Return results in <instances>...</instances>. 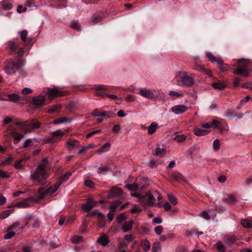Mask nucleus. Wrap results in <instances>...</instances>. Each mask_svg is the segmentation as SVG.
Returning <instances> with one entry per match:
<instances>
[{"label":"nucleus","mask_w":252,"mask_h":252,"mask_svg":"<svg viewBox=\"0 0 252 252\" xmlns=\"http://www.w3.org/2000/svg\"><path fill=\"white\" fill-rule=\"evenodd\" d=\"M110 169V166H101L98 169V173L99 174L103 172H107Z\"/></svg>","instance_id":"53"},{"label":"nucleus","mask_w":252,"mask_h":252,"mask_svg":"<svg viewBox=\"0 0 252 252\" xmlns=\"http://www.w3.org/2000/svg\"><path fill=\"white\" fill-rule=\"evenodd\" d=\"M97 242L101 245L105 246L108 244L109 240L108 237L106 235L104 234L98 237Z\"/></svg>","instance_id":"19"},{"label":"nucleus","mask_w":252,"mask_h":252,"mask_svg":"<svg viewBox=\"0 0 252 252\" xmlns=\"http://www.w3.org/2000/svg\"><path fill=\"white\" fill-rule=\"evenodd\" d=\"M103 19V14L95 13L92 17V21L94 24H97L101 21Z\"/></svg>","instance_id":"27"},{"label":"nucleus","mask_w":252,"mask_h":252,"mask_svg":"<svg viewBox=\"0 0 252 252\" xmlns=\"http://www.w3.org/2000/svg\"><path fill=\"white\" fill-rule=\"evenodd\" d=\"M28 33V32L26 30H23L20 32L21 38L24 43H26Z\"/></svg>","instance_id":"38"},{"label":"nucleus","mask_w":252,"mask_h":252,"mask_svg":"<svg viewBox=\"0 0 252 252\" xmlns=\"http://www.w3.org/2000/svg\"><path fill=\"white\" fill-rule=\"evenodd\" d=\"M141 211V209L137 206H134L131 210L130 212L132 213H139Z\"/></svg>","instance_id":"63"},{"label":"nucleus","mask_w":252,"mask_h":252,"mask_svg":"<svg viewBox=\"0 0 252 252\" xmlns=\"http://www.w3.org/2000/svg\"><path fill=\"white\" fill-rule=\"evenodd\" d=\"M21 163L22 160H16L14 164V167L16 169H23L24 168V167L22 165Z\"/></svg>","instance_id":"52"},{"label":"nucleus","mask_w":252,"mask_h":252,"mask_svg":"<svg viewBox=\"0 0 252 252\" xmlns=\"http://www.w3.org/2000/svg\"><path fill=\"white\" fill-rule=\"evenodd\" d=\"M210 132L208 130H204L199 128H196L194 130V133L195 135L201 136L207 134Z\"/></svg>","instance_id":"24"},{"label":"nucleus","mask_w":252,"mask_h":252,"mask_svg":"<svg viewBox=\"0 0 252 252\" xmlns=\"http://www.w3.org/2000/svg\"><path fill=\"white\" fill-rule=\"evenodd\" d=\"M18 42V39H16L14 40H10L7 43L6 47L9 49L11 52H15L17 51L19 47Z\"/></svg>","instance_id":"15"},{"label":"nucleus","mask_w":252,"mask_h":252,"mask_svg":"<svg viewBox=\"0 0 252 252\" xmlns=\"http://www.w3.org/2000/svg\"><path fill=\"white\" fill-rule=\"evenodd\" d=\"M186 139V136L184 135H177L175 138L174 140L178 142H182L184 141Z\"/></svg>","instance_id":"41"},{"label":"nucleus","mask_w":252,"mask_h":252,"mask_svg":"<svg viewBox=\"0 0 252 252\" xmlns=\"http://www.w3.org/2000/svg\"><path fill=\"white\" fill-rule=\"evenodd\" d=\"M85 184L87 187H90V188H94V183L90 180H87L85 181Z\"/></svg>","instance_id":"62"},{"label":"nucleus","mask_w":252,"mask_h":252,"mask_svg":"<svg viewBox=\"0 0 252 252\" xmlns=\"http://www.w3.org/2000/svg\"><path fill=\"white\" fill-rule=\"evenodd\" d=\"M133 224V220H131L126 221L122 226V230L124 232H126L130 230Z\"/></svg>","instance_id":"18"},{"label":"nucleus","mask_w":252,"mask_h":252,"mask_svg":"<svg viewBox=\"0 0 252 252\" xmlns=\"http://www.w3.org/2000/svg\"><path fill=\"white\" fill-rule=\"evenodd\" d=\"M223 201L230 205H233L237 201V199L233 194H229L227 198L223 199Z\"/></svg>","instance_id":"26"},{"label":"nucleus","mask_w":252,"mask_h":252,"mask_svg":"<svg viewBox=\"0 0 252 252\" xmlns=\"http://www.w3.org/2000/svg\"><path fill=\"white\" fill-rule=\"evenodd\" d=\"M20 225L19 222H15L13 223L12 225L9 226L8 227V231L10 230H15V231H18L21 229V228L19 226H18Z\"/></svg>","instance_id":"32"},{"label":"nucleus","mask_w":252,"mask_h":252,"mask_svg":"<svg viewBox=\"0 0 252 252\" xmlns=\"http://www.w3.org/2000/svg\"><path fill=\"white\" fill-rule=\"evenodd\" d=\"M101 131V129L96 130L92 131L87 134L86 138H90L91 137L93 136L94 135L100 133Z\"/></svg>","instance_id":"56"},{"label":"nucleus","mask_w":252,"mask_h":252,"mask_svg":"<svg viewBox=\"0 0 252 252\" xmlns=\"http://www.w3.org/2000/svg\"><path fill=\"white\" fill-rule=\"evenodd\" d=\"M15 206L19 208H26L29 206V204L26 200H24L17 202Z\"/></svg>","instance_id":"39"},{"label":"nucleus","mask_w":252,"mask_h":252,"mask_svg":"<svg viewBox=\"0 0 252 252\" xmlns=\"http://www.w3.org/2000/svg\"><path fill=\"white\" fill-rule=\"evenodd\" d=\"M132 92L134 93H137L134 90H132ZM138 93L142 96L150 99H152L155 97L154 93L151 91L148 90L146 88H140L139 91Z\"/></svg>","instance_id":"10"},{"label":"nucleus","mask_w":252,"mask_h":252,"mask_svg":"<svg viewBox=\"0 0 252 252\" xmlns=\"http://www.w3.org/2000/svg\"><path fill=\"white\" fill-rule=\"evenodd\" d=\"M114 87L111 86H107L104 85H95L93 86L92 89L96 91H103L105 92H113Z\"/></svg>","instance_id":"13"},{"label":"nucleus","mask_w":252,"mask_h":252,"mask_svg":"<svg viewBox=\"0 0 252 252\" xmlns=\"http://www.w3.org/2000/svg\"><path fill=\"white\" fill-rule=\"evenodd\" d=\"M71 175V173L69 172L63 174L58 179L57 182L54 186H50L45 190H44V189L42 188H39L37 192L38 194L37 195L38 199L41 200L47 196H51L58 189L63 182L66 181L69 179Z\"/></svg>","instance_id":"2"},{"label":"nucleus","mask_w":252,"mask_h":252,"mask_svg":"<svg viewBox=\"0 0 252 252\" xmlns=\"http://www.w3.org/2000/svg\"><path fill=\"white\" fill-rule=\"evenodd\" d=\"M48 165V160L44 158L40 164H39L36 170L31 175V178L42 182L47 178L48 174L46 171V167Z\"/></svg>","instance_id":"3"},{"label":"nucleus","mask_w":252,"mask_h":252,"mask_svg":"<svg viewBox=\"0 0 252 252\" xmlns=\"http://www.w3.org/2000/svg\"><path fill=\"white\" fill-rule=\"evenodd\" d=\"M194 63L192 65V68L194 69L208 75H210L211 73V70H208L206 69L204 66L198 64L197 60L196 58L194 59Z\"/></svg>","instance_id":"14"},{"label":"nucleus","mask_w":252,"mask_h":252,"mask_svg":"<svg viewBox=\"0 0 252 252\" xmlns=\"http://www.w3.org/2000/svg\"><path fill=\"white\" fill-rule=\"evenodd\" d=\"M2 8L4 10H10L12 8V4L8 1H2L1 3Z\"/></svg>","instance_id":"35"},{"label":"nucleus","mask_w":252,"mask_h":252,"mask_svg":"<svg viewBox=\"0 0 252 252\" xmlns=\"http://www.w3.org/2000/svg\"><path fill=\"white\" fill-rule=\"evenodd\" d=\"M165 150L164 149H161L159 147H157L155 150V155L157 156L160 157L165 154Z\"/></svg>","instance_id":"40"},{"label":"nucleus","mask_w":252,"mask_h":252,"mask_svg":"<svg viewBox=\"0 0 252 252\" xmlns=\"http://www.w3.org/2000/svg\"><path fill=\"white\" fill-rule=\"evenodd\" d=\"M12 136L14 138V143L16 144L24 137V135L16 132L12 133Z\"/></svg>","instance_id":"23"},{"label":"nucleus","mask_w":252,"mask_h":252,"mask_svg":"<svg viewBox=\"0 0 252 252\" xmlns=\"http://www.w3.org/2000/svg\"><path fill=\"white\" fill-rule=\"evenodd\" d=\"M110 144L109 143H106L104 145L99 149L101 152H105L108 151L110 148Z\"/></svg>","instance_id":"43"},{"label":"nucleus","mask_w":252,"mask_h":252,"mask_svg":"<svg viewBox=\"0 0 252 252\" xmlns=\"http://www.w3.org/2000/svg\"><path fill=\"white\" fill-rule=\"evenodd\" d=\"M62 108V105L60 104H57L53 105L52 107L49 108L48 110V112L50 114H53L55 112H58Z\"/></svg>","instance_id":"28"},{"label":"nucleus","mask_w":252,"mask_h":252,"mask_svg":"<svg viewBox=\"0 0 252 252\" xmlns=\"http://www.w3.org/2000/svg\"><path fill=\"white\" fill-rule=\"evenodd\" d=\"M30 126L33 129H37V128H38L40 127V124L39 122H37V121L34 122H32L30 124Z\"/></svg>","instance_id":"58"},{"label":"nucleus","mask_w":252,"mask_h":252,"mask_svg":"<svg viewBox=\"0 0 252 252\" xmlns=\"http://www.w3.org/2000/svg\"><path fill=\"white\" fill-rule=\"evenodd\" d=\"M224 241L225 243L230 247L234 246L238 247L239 245L236 238V236H226L224 238Z\"/></svg>","instance_id":"12"},{"label":"nucleus","mask_w":252,"mask_h":252,"mask_svg":"<svg viewBox=\"0 0 252 252\" xmlns=\"http://www.w3.org/2000/svg\"><path fill=\"white\" fill-rule=\"evenodd\" d=\"M45 101V96L41 94L33 97L32 99L33 104L35 106L36 108H39L44 105Z\"/></svg>","instance_id":"9"},{"label":"nucleus","mask_w":252,"mask_h":252,"mask_svg":"<svg viewBox=\"0 0 252 252\" xmlns=\"http://www.w3.org/2000/svg\"><path fill=\"white\" fill-rule=\"evenodd\" d=\"M188 110V107L184 105H178L174 106L171 108V111L176 114H180L184 113Z\"/></svg>","instance_id":"16"},{"label":"nucleus","mask_w":252,"mask_h":252,"mask_svg":"<svg viewBox=\"0 0 252 252\" xmlns=\"http://www.w3.org/2000/svg\"><path fill=\"white\" fill-rule=\"evenodd\" d=\"M141 246L145 251H148L150 249L151 245L147 240H143L141 242Z\"/></svg>","instance_id":"30"},{"label":"nucleus","mask_w":252,"mask_h":252,"mask_svg":"<svg viewBox=\"0 0 252 252\" xmlns=\"http://www.w3.org/2000/svg\"><path fill=\"white\" fill-rule=\"evenodd\" d=\"M176 78L177 84L180 86L191 87L194 83L193 77L185 71L179 72Z\"/></svg>","instance_id":"5"},{"label":"nucleus","mask_w":252,"mask_h":252,"mask_svg":"<svg viewBox=\"0 0 252 252\" xmlns=\"http://www.w3.org/2000/svg\"><path fill=\"white\" fill-rule=\"evenodd\" d=\"M15 232H13L12 230L8 231V232L5 234L4 238L5 239H10L15 235Z\"/></svg>","instance_id":"55"},{"label":"nucleus","mask_w":252,"mask_h":252,"mask_svg":"<svg viewBox=\"0 0 252 252\" xmlns=\"http://www.w3.org/2000/svg\"><path fill=\"white\" fill-rule=\"evenodd\" d=\"M14 212L13 209L7 210L2 211L0 214V219H4L8 217L10 214Z\"/></svg>","instance_id":"31"},{"label":"nucleus","mask_w":252,"mask_h":252,"mask_svg":"<svg viewBox=\"0 0 252 252\" xmlns=\"http://www.w3.org/2000/svg\"><path fill=\"white\" fill-rule=\"evenodd\" d=\"M121 129L120 125H115L112 128V131L115 133H118Z\"/></svg>","instance_id":"64"},{"label":"nucleus","mask_w":252,"mask_h":252,"mask_svg":"<svg viewBox=\"0 0 252 252\" xmlns=\"http://www.w3.org/2000/svg\"><path fill=\"white\" fill-rule=\"evenodd\" d=\"M123 193V190L119 188L113 187L108 191L107 196L109 198H112L115 197H119Z\"/></svg>","instance_id":"11"},{"label":"nucleus","mask_w":252,"mask_h":252,"mask_svg":"<svg viewBox=\"0 0 252 252\" xmlns=\"http://www.w3.org/2000/svg\"><path fill=\"white\" fill-rule=\"evenodd\" d=\"M212 86L215 89L222 90L226 88V85L225 84L222 83L220 81H218L217 82L213 83Z\"/></svg>","instance_id":"20"},{"label":"nucleus","mask_w":252,"mask_h":252,"mask_svg":"<svg viewBox=\"0 0 252 252\" xmlns=\"http://www.w3.org/2000/svg\"><path fill=\"white\" fill-rule=\"evenodd\" d=\"M216 246L218 252H225L226 247L222 244L221 241H218L216 244Z\"/></svg>","instance_id":"29"},{"label":"nucleus","mask_w":252,"mask_h":252,"mask_svg":"<svg viewBox=\"0 0 252 252\" xmlns=\"http://www.w3.org/2000/svg\"><path fill=\"white\" fill-rule=\"evenodd\" d=\"M126 217L124 213H122L118 215L117 218V221L119 223H121L123 221L126 220Z\"/></svg>","instance_id":"48"},{"label":"nucleus","mask_w":252,"mask_h":252,"mask_svg":"<svg viewBox=\"0 0 252 252\" xmlns=\"http://www.w3.org/2000/svg\"><path fill=\"white\" fill-rule=\"evenodd\" d=\"M97 202L94 201L93 198L90 197L87 200V202L81 204V210L86 212H89L94 207H95Z\"/></svg>","instance_id":"7"},{"label":"nucleus","mask_w":252,"mask_h":252,"mask_svg":"<svg viewBox=\"0 0 252 252\" xmlns=\"http://www.w3.org/2000/svg\"><path fill=\"white\" fill-rule=\"evenodd\" d=\"M8 98L10 101L16 102L20 100V96L16 94H11L8 95Z\"/></svg>","instance_id":"33"},{"label":"nucleus","mask_w":252,"mask_h":252,"mask_svg":"<svg viewBox=\"0 0 252 252\" xmlns=\"http://www.w3.org/2000/svg\"><path fill=\"white\" fill-rule=\"evenodd\" d=\"M168 198L170 202L173 205L176 204L177 203V198L172 194H168Z\"/></svg>","instance_id":"50"},{"label":"nucleus","mask_w":252,"mask_h":252,"mask_svg":"<svg viewBox=\"0 0 252 252\" xmlns=\"http://www.w3.org/2000/svg\"><path fill=\"white\" fill-rule=\"evenodd\" d=\"M212 126L216 129H218L220 133L222 132L223 130V127L222 124L217 120H215L212 121Z\"/></svg>","instance_id":"21"},{"label":"nucleus","mask_w":252,"mask_h":252,"mask_svg":"<svg viewBox=\"0 0 252 252\" xmlns=\"http://www.w3.org/2000/svg\"><path fill=\"white\" fill-rule=\"evenodd\" d=\"M52 136L55 137H62L64 135V133L62 132L61 130H58L55 131H54L52 133Z\"/></svg>","instance_id":"47"},{"label":"nucleus","mask_w":252,"mask_h":252,"mask_svg":"<svg viewBox=\"0 0 252 252\" xmlns=\"http://www.w3.org/2000/svg\"><path fill=\"white\" fill-rule=\"evenodd\" d=\"M241 87L243 88L252 90V81L243 83L241 85Z\"/></svg>","instance_id":"57"},{"label":"nucleus","mask_w":252,"mask_h":252,"mask_svg":"<svg viewBox=\"0 0 252 252\" xmlns=\"http://www.w3.org/2000/svg\"><path fill=\"white\" fill-rule=\"evenodd\" d=\"M33 145V142L32 139H27L24 143L23 148L24 149H26L27 148L31 147Z\"/></svg>","instance_id":"45"},{"label":"nucleus","mask_w":252,"mask_h":252,"mask_svg":"<svg viewBox=\"0 0 252 252\" xmlns=\"http://www.w3.org/2000/svg\"><path fill=\"white\" fill-rule=\"evenodd\" d=\"M127 247V243L125 241H120L118 243V248L119 249H122L123 248H126Z\"/></svg>","instance_id":"60"},{"label":"nucleus","mask_w":252,"mask_h":252,"mask_svg":"<svg viewBox=\"0 0 252 252\" xmlns=\"http://www.w3.org/2000/svg\"><path fill=\"white\" fill-rule=\"evenodd\" d=\"M70 27L78 31H79L81 30V27L80 26V25L79 23L75 21H72L71 23Z\"/></svg>","instance_id":"44"},{"label":"nucleus","mask_w":252,"mask_h":252,"mask_svg":"<svg viewBox=\"0 0 252 252\" xmlns=\"http://www.w3.org/2000/svg\"><path fill=\"white\" fill-rule=\"evenodd\" d=\"M160 243L159 242H155L152 247L153 252H159L160 250Z\"/></svg>","instance_id":"37"},{"label":"nucleus","mask_w":252,"mask_h":252,"mask_svg":"<svg viewBox=\"0 0 252 252\" xmlns=\"http://www.w3.org/2000/svg\"><path fill=\"white\" fill-rule=\"evenodd\" d=\"M24 53V49L22 47L19 48L17 54L19 58L15 59L9 61L5 68V71L8 74H12L18 71L19 76L21 77H25L26 73L23 69L24 64L21 57Z\"/></svg>","instance_id":"1"},{"label":"nucleus","mask_w":252,"mask_h":252,"mask_svg":"<svg viewBox=\"0 0 252 252\" xmlns=\"http://www.w3.org/2000/svg\"><path fill=\"white\" fill-rule=\"evenodd\" d=\"M163 227L161 225H158L155 228V231L158 235H160L162 231Z\"/></svg>","instance_id":"61"},{"label":"nucleus","mask_w":252,"mask_h":252,"mask_svg":"<svg viewBox=\"0 0 252 252\" xmlns=\"http://www.w3.org/2000/svg\"><path fill=\"white\" fill-rule=\"evenodd\" d=\"M220 143L219 140L216 139L213 142V149L215 151H218L220 149Z\"/></svg>","instance_id":"46"},{"label":"nucleus","mask_w":252,"mask_h":252,"mask_svg":"<svg viewBox=\"0 0 252 252\" xmlns=\"http://www.w3.org/2000/svg\"><path fill=\"white\" fill-rule=\"evenodd\" d=\"M206 56L212 63H217L218 66L222 71H225L228 70V66L223 63V60L217 59L210 52L207 53Z\"/></svg>","instance_id":"6"},{"label":"nucleus","mask_w":252,"mask_h":252,"mask_svg":"<svg viewBox=\"0 0 252 252\" xmlns=\"http://www.w3.org/2000/svg\"><path fill=\"white\" fill-rule=\"evenodd\" d=\"M97 219L100 220V222H102L103 223V226L105 225V220L104 219L105 218V216L101 213H98L97 214Z\"/></svg>","instance_id":"54"},{"label":"nucleus","mask_w":252,"mask_h":252,"mask_svg":"<svg viewBox=\"0 0 252 252\" xmlns=\"http://www.w3.org/2000/svg\"><path fill=\"white\" fill-rule=\"evenodd\" d=\"M249 64V62L247 59H240L236 60L233 66H236L237 68L233 70V73L244 77L249 76V72L247 69Z\"/></svg>","instance_id":"4"},{"label":"nucleus","mask_w":252,"mask_h":252,"mask_svg":"<svg viewBox=\"0 0 252 252\" xmlns=\"http://www.w3.org/2000/svg\"><path fill=\"white\" fill-rule=\"evenodd\" d=\"M158 127V125L156 122H153L150 125L149 127H148V133L149 135H151L155 133Z\"/></svg>","instance_id":"22"},{"label":"nucleus","mask_w":252,"mask_h":252,"mask_svg":"<svg viewBox=\"0 0 252 252\" xmlns=\"http://www.w3.org/2000/svg\"><path fill=\"white\" fill-rule=\"evenodd\" d=\"M135 95L131 94H129L127 95V96L125 98L126 100L128 102L133 101L135 100Z\"/></svg>","instance_id":"59"},{"label":"nucleus","mask_w":252,"mask_h":252,"mask_svg":"<svg viewBox=\"0 0 252 252\" xmlns=\"http://www.w3.org/2000/svg\"><path fill=\"white\" fill-rule=\"evenodd\" d=\"M126 188L130 190L134 191L138 189V185L135 184H127L126 186Z\"/></svg>","instance_id":"51"},{"label":"nucleus","mask_w":252,"mask_h":252,"mask_svg":"<svg viewBox=\"0 0 252 252\" xmlns=\"http://www.w3.org/2000/svg\"><path fill=\"white\" fill-rule=\"evenodd\" d=\"M45 94L48 95V98L50 100H52L56 97L62 96L64 95L63 92L60 91L55 88H48L45 92Z\"/></svg>","instance_id":"8"},{"label":"nucleus","mask_w":252,"mask_h":252,"mask_svg":"<svg viewBox=\"0 0 252 252\" xmlns=\"http://www.w3.org/2000/svg\"><path fill=\"white\" fill-rule=\"evenodd\" d=\"M83 237L82 236H79L74 235L72 239V242L74 244H77L82 241Z\"/></svg>","instance_id":"49"},{"label":"nucleus","mask_w":252,"mask_h":252,"mask_svg":"<svg viewBox=\"0 0 252 252\" xmlns=\"http://www.w3.org/2000/svg\"><path fill=\"white\" fill-rule=\"evenodd\" d=\"M67 121H68L67 118H66V117H63V118H59V119L55 120L53 122V124L55 125H59L60 124L64 123V122H66Z\"/></svg>","instance_id":"42"},{"label":"nucleus","mask_w":252,"mask_h":252,"mask_svg":"<svg viewBox=\"0 0 252 252\" xmlns=\"http://www.w3.org/2000/svg\"><path fill=\"white\" fill-rule=\"evenodd\" d=\"M68 148L69 150L73 149L75 146H79V141L75 140L69 139L67 142Z\"/></svg>","instance_id":"25"},{"label":"nucleus","mask_w":252,"mask_h":252,"mask_svg":"<svg viewBox=\"0 0 252 252\" xmlns=\"http://www.w3.org/2000/svg\"><path fill=\"white\" fill-rule=\"evenodd\" d=\"M242 225L245 228H250L252 226V221L248 220H242Z\"/></svg>","instance_id":"34"},{"label":"nucleus","mask_w":252,"mask_h":252,"mask_svg":"<svg viewBox=\"0 0 252 252\" xmlns=\"http://www.w3.org/2000/svg\"><path fill=\"white\" fill-rule=\"evenodd\" d=\"M173 178L178 182H181L184 180L183 176L179 173H176L172 175Z\"/></svg>","instance_id":"36"},{"label":"nucleus","mask_w":252,"mask_h":252,"mask_svg":"<svg viewBox=\"0 0 252 252\" xmlns=\"http://www.w3.org/2000/svg\"><path fill=\"white\" fill-rule=\"evenodd\" d=\"M140 200L141 201H145L146 203L149 206H153L155 204L153 202L155 200V197L151 193H147L145 196H142L140 198Z\"/></svg>","instance_id":"17"}]
</instances>
